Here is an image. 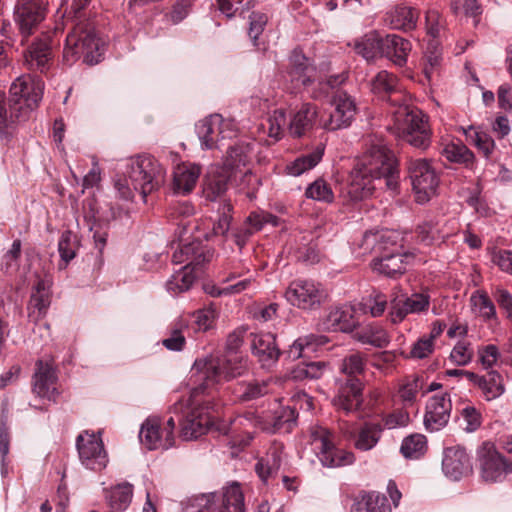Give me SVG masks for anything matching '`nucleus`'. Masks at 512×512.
I'll use <instances>...</instances> for the list:
<instances>
[{
  "instance_id": "nucleus-54",
  "label": "nucleus",
  "mask_w": 512,
  "mask_h": 512,
  "mask_svg": "<svg viewBox=\"0 0 512 512\" xmlns=\"http://www.w3.org/2000/svg\"><path fill=\"white\" fill-rule=\"evenodd\" d=\"M187 328L185 320H177L170 328L168 336L162 340L163 346L171 351H181L186 343L184 330Z\"/></svg>"
},
{
  "instance_id": "nucleus-57",
  "label": "nucleus",
  "mask_w": 512,
  "mask_h": 512,
  "mask_svg": "<svg viewBox=\"0 0 512 512\" xmlns=\"http://www.w3.org/2000/svg\"><path fill=\"white\" fill-rule=\"evenodd\" d=\"M286 124V115L283 109H276L268 117L263 128L267 129L268 136L274 141L281 139L283 135V127Z\"/></svg>"
},
{
  "instance_id": "nucleus-48",
  "label": "nucleus",
  "mask_w": 512,
  "mask_h": 512,
  "mask_svg": "<svg viewBox=\"0 0 512 512\" xmlns=\"http://www.w3.org/2000/svg\"><path fill=\"white\" fill-rule=\"evenodd\" d=\"M9 408L6 402L1 405L0 416V456H1V474L5 476L8 473L6 457L10 448V435L8 429Z\"/></svg>"
},
{
  "instance_id": "nucleus-58",
  "label": "nucleus",
  "mask_w": 512,
  "mask_h": 512,
  "mask_svg": "<svg viewBox=\"0 0 512 512\" xmlns=\"http://www.w3.org/2000/svg\"><path fill=\"white\" fill-rule=\"evenodd\" d=\"M269 391L268 382L262 381H253L248 383H243L239 385L238 393L239 399L242 401H251L255 400L259 397L264 396Z\"/></svg>"
},
{
  "instance_id": "nucleus-9",
  "label": "nucleus",
  "mask_w": 512,
  "mask_h": 512,
  "mask_svg": "<svg viewBox=\"0 0 512 512\" xmlns=\"http://www.w3.org/2000/svg\"><path fill=\"white\" fill-rule=\"evenodd\" d=\"M214 385H207L205 381L192 390L191 403L183 418L180 420V436L184 440L197 439L205 434L211 424L208 404H204L199 397Z\"/></svg>"
},
{
  "instance_id": "nucleus-14",
  "label": "nucleus",
  "mask_w": 512,
  "mask_h": 512,
  "mask_svg": "<svg viewBox=\"0 0 512 512\" xmlns=\"http://www.w3.org/2000/svg\"><path fill=\"white\" fill-rule=\"evenodd\" d=\"M477 459L481 476L486 482L502 481L507 474H512V461L505 459L491 442H483L478 447Z\"/></svg>"
},
{
  "instance_id": "nucleus-34",
  "label": "nucleus",
  "mask_w": 512,
  "mask_h": 512,
  "mask_svg": "<svg viewBox=\"0 0 512 512\" xmlns=\"http://www.w3.org/2000/svg\"><path fill=\"white\" fill-rule=\"evenodd\" d=\"M50 286L51 282L47 279L39 278L37 280L29 301V307L33 308L29 317L38 320L46 314L50 305Z\"/></svg>"
},
{
  "instance_id": "nucleus-22",
  "label": "nucleus",
  "mask_w": 512,
  "mask_h": 512,
  "mask_svg": "<svg viewBox=\"0 0 512 512\" xmlns=\"http://www.w3.org/2000/svg\"><path fill=\"white\" fill-rule=\"evenodd\" d=\"M57 379L52 361L38 360L33 375V392L41 398L55 402L59 395Z\"/></svg>"
},
{
  "instance_id": "nucleus-20",
  "label": "nucleus",
  "mask_w": 512,
  "mask_h": 512,
  "mask_svg": "<svg viewBox=\"0 0 512 512\" xmlns=\"http://www.w3.org/2000/svg\"><path fill=\"white\" fill-rule=\"evenodd\" d=\"M332 104L334 110L323 121V127L331 131L349 127L356 115L354 99L346 92L339 91L334 95Z\"/></svg>"
},
{
  "instance_id": "nucleus-6",
  "label": "nucleus",
  "mask_w": 512,
  "mask_h": 512,
  "mask_svg": "<svg viewBox=\"0 0 512 512\" xmlns=\"http://www.w3.org/2000/svg\"><path fill=\"white\" fill-rule=\"evenodd\" d=\"M46 14V0H18L14 8L16 31L10 23L5 22L0 29L6 44L17 50L24 48L46 18Z\"/></svg>"
},
{
  "instance_id": "nucleus-24",
  "label": "nucleus",
  "mask_w": 512,
  "mask_h": 512,
  "mask_svg": "<svg viewBox=\"0 0 512 512\" xmlns=\"http://www.w3.org/2000/svg\"><path fill=\"white\" fill-rule=\"evenodd\" d=\"M445 475L452 480H459L472 471V464L465 448L454 446L446 448L442 460Z\"/></svg>"
},
{
  "instance_id": "nucleus-51",
  "label": "nucleus",
  "mask_w": 512,
  "mask_h": 512,
  "mask_svg": "<svg viewBox=\"0 0 512 512\" xmlns=\"http://www.w3.org/2000/svg\"><path fill=\"white\" fill-rule=\"evenodd\" d=\"M133 487L129 483L119 484L111 488L107 495L110 507L115 511L126 510L131 503Z\"/></svg>"
},
{
  "instance_id": "nucleus-23",
  "label": "nucleus",
  "mask_w": 512,
  "mask_h": 512,
  "mask_svg": "<svg viewBox=\"0 0 512 512\" xmlns=\"http://www.w3.org/2000/svg\"><path fill=\"white\" fill-rule=\"evenodd\" d=\"M452 404L447 393L432 396L427 405L424 416V425L430 432L444 428L450 419Z\"/></svg>"
},
{
  "instance_id": "nucleus-37",
  "label": "nucleus",
  "mask_w": 512,
  "mask_h": 512,
  "mask_svg": "<svg viewBox=\"0 0 512 512\" xmlns=\"http://www.w3.org/2000/svg\"><path fill=\"white\" fill-rule=\"evenodd\" d=\"M317 109L312 104H304L293 116L289 124V132L294 137H301L310 130L316 120Z\"/></svg>"
},
{
  "instance_id": "nucleus-33",
  "label": "nucleus",
  "mask_w": 512,
  "mask_h": 512,
  "mask_svg": "<svg viewBox=\"0 0 512 512\" xmlns=\"http://www.w3.org/2000/svg\"><path fill=\"white\" fill-rule=\"evenodd\" d=\"M328 338L324 335L309 334L296 339L287 351L288 358L297 360L301 357H310L317 352L320 347L328 343Z\"/></svg>"
},
{
  "instance_id": "nucleus-53",
  "label": "nucleus",
  "mask_w": 512,
  "mask_h": 512,
  "mask_svg": "<svg viewBox=\"0 0 512 512\" xmlns=\"http://www.w3.org/2000/svg\"><path fill=\"white\" fill-rule=\"evenodd\" d=\"M442 63V52L436 43H430L423 58V73L428 81L438 74Z\"/></svg>"
},
{
  "instance_id": "nucleus-35",
  "label": "nucleus",
  "mask_w": 512,
  "mask_h": 512,
  "mask_svg": "<svg viewBox=\"0 0 512 512\" xmlns=\"http://www.w3.org/2000/svg\"><path fill=\"white\" fill-rule=\"evenodd\" d=\"M486 401H493L501 397L505 391L504 378L497 370L491 369L480 375L476 386Z\"/></svg>"
},
{
  "instance_id": "nucleus-59",
  "label": "nucleus",
  "mask_w": 512,
  "mask_h": 512,
  "mask_svg": "<svg viewBox=\"0 0 512 512\" xmlns=\"http://www.w3.org/2000/svg\"><path fill=\"white\" fill-rule=\"evenodd\" d=\"M305 195L307 198L326 203H331L334 199L331 187L323 179H317L311 183L307 187Z\"/></svg>"
},
{
  "instance_id": "nucleus-12",
  "label": "nucleus",
  "mask_w": 512,
  "mask_h": 512,
  "mask_svg": "<svg viewBox=\"0 0 512 512\" xmlns=\"http://www.w3.org/2000/svg\"><path fill=\"white\" fill-rule=\"evenodd\" d=\"M407 169L416 202L419 204L427 203L436 195L439 185V176L435 168L430 161L418 158L410 159L407 163Z\"/></svg>"
},
{
  "instance_id": "nucleus-30",
  "label": "nucleus",
  "mask_w": 512,
  "mask_h": 512,
  "mask_svg": "<svg viewBox=\"0 0 512 512\" xmlns=\"http://www.w3.org/2000/svg\"><path fill=\"white\" fill-rule=\"evenodd\" d=\"M231 177L232 171L226 166L211 167L204 184V193L206 198L214 201L217 197L223 195L227 190Z\"/></svg>"
},
{
  "instance_id": "nucleus-38",
  "label": "nucleus",
  "mask_w": 512,
  "mask_h": 512,
  "mask_svg": "<svg viewBox=\"0 0 512 512\" xmlns=\"http://www.w3.org/2000/svg\"><path fill=\"white\" fill-rule=\"evenodd\" d=\"M381 423L365 422L354 436V447L360 451L373 449L381 439Z\"/></svg>"
},
{
  "instance_id": "nucleus-41",
  "label": "nucleus",
  "mask_w": 512,
  "mask_h": 512,
  "mask_svg": "<svg viewBox=\"0 0 512 512\" xmlns=\"http://www.w3.org/2000/svg\"><path fill=\"white\" fill-rule=\"evenodd\" d=\"M252 144L243 140H237L229 145L225 157L224 166L233 171L240 166H246L250 160Z\"/></svg>"
},
{
  "instance_id": "nucleus-47",
  "label": "nucleus",
  "mask_w": 512,
  "mask_h": 512,
  "mask_svg": "<svg viewBox=\"0 0 512 512\" xmlns=\"http://www.w3.org/2000/svg\"><path fill=\"white\" fill-rule=\"evenodd\" d=\"M18 109L8 100L5 94L0 92V135L7 136L9 130L16 122L27 120L25 117H18Z\"/></svg>"
},
{
  "instance_id": "nucleus-7",
  "label": "nucleus",
  "mask_w": 512,
  "mask_h": 512,
  "mask_svg": "<svg viewBox=\"0 0 512 512\" xmlns=\"http://www.w3.org/2000/svg\"><path fill=\"white\" fill-rule=\"evenodd\" d=\"M398 238V234L394 232L364 235V242L367 245L375 243L374 248L379 253L371 263L373 271L390 278H396L406 271V266L414 256L402 251V246L397 242Z\"/></svg>"
},
{
  "instance_id": "nucleus-27",
  "label": "nucleus",
  "mask_w": 512,
  "mask_h": 512,
  "mask_svg": "<svg viewBox=\"0 0 512 512\" xmlns=\"http://www.w3.org/2000/svg\"><path fill=\"white\" fill-rule=\"evenodd\" d=\"M141 443L149 450H167L173 446V442L166 437L158 418H148L141 426L139 432Z\"/></svg>"
},
{
  "instance_id": "nucleus-2",
  "label": "nucleus",
  "mask_w": 512,
  "mask_h": 512,
  "mask_svg": "<svg viewBox=\"0 0 512 512\" xmlns=\"http://www.w3.org/2000/svg\"><path fill=\"white\" fill-rule=\"evenodd\" d=\"M399 169L394 153L382 141L371 144L351 171L341 196L348 202L363 200L376 189L375 182L388 189L398 187Z\"/></svg>"
},
{
  "instance_id": "nucleus-21",
  "label": "nucleus",
  "mask_w": 512,
  "mask_h": 512,
  "mask_svg": "<svg viewBox=\"0 0 512 512\" xmlns=\"http://www.w3.org/2000/svg\"><path fill=\"white\" fill-rule=\"evenodd\" d=\"M53 40L50 33H41L24 51V58L30 69L45 73L53 59Z\"/></svg>"
},
{
  "instance_id": "nucleus-55",
  "label": "nucleus",
  "mask_w": 512,
  "mask_h": 512,
  "mask_svg": "<svg viewBox=\"0 0 512 512\" xmlns=\"http://www.w3.org/2000/svg\"><path fill=\"white\" fill-rule=\"evenodd\" d=\"M443 155L451 162L468 166L474 160V154L463 143H449L443 149Z\"/></svg>"
},
{
  "instance_id": "nucleus-42",
  "label": "nucleus",
  "mask_w": 512,
  "mask_h": 512,
  "mask_svg": "<svg viewBox=\"0 0 512 512\" xmlns=\"http://www.w3.org/2000/svg\"><path fill=\"white\" fill-rule=\"evenodd\" d=\"M324 146L319 144L311 152L296 158L286 166V171L291 176H300L304 172L314 168L322 159Z\"/></svg>"
},
{
  "instance_id": "nucleus-5",
  "label": "nucleus",
  "mask_w": 512,
  "mask_h": 512,
  "mask_svg": "<svg viewBox=\"0 0 512 512\" xmlns=\"http://www.w3.org/2000/svg\"><path fill=\"white\" fill-rule=\"evenodd\" d=\"M244 330L230 333L226 341V353L222 356H209L195 361L192 370L198 381L207 385H216L241 375L246 368V361L236 353L243 342Z\"/></svg>"
},
{
  "instance_id": "nucleus-56",
  "label": "nucleus",
  "mask_w": 512,
  "mask_h": 512,
  "mask_svg": "<svg viewBox=\"0 0 512 512\" xmlns=\"http://www.w3.org/2000/svg\"><path fill=\"white\" fill-rule=\"evenodd\" d=\"M387 296L381 291L373 290L363 298V308L373 317L382 316L387 308Z\"/></svg>"
},
{
  "instance_id": "nucleus-45",
  "label": "nucleus",
  "mask_w": 512,
  "mask_h": 512,
  "mask_svg": "<svg viewBox=\"0 0 512 512\" xmlns=\"http://www.w3.org/2000/svg\"><path fill=\"white\" fill-rule=\"evenodd\" d=\"M473 312L484 321L497 319L496 307L486 292L477 290L470 296Z\"/></svg>"
},
{
  "instance_id": "nucleus-17",
  "label": "nucleus",
  "mask_w": 512,
  "mask_h": 512,
  "mask_svg": "<svg viewBox=\"0 0 512 512\" xmlns=\"http://www.w3.org/2000/svg\"><path fill=\"white\" fill-rule=\"evenodd\" d=\"M430 296L427 293H413L410 296L394 293L390 299L389 318L393 324L401 323L409 314L428 310Z\"/></svg>"
},
{
  "instance_id": "nucleus-10",
  "label": "nucleus",
  "mask_w": 512,
  "mask_h": 512,
  "mask_svg": "<svg viewBox=\"0 0 512 512\" xmlns=\"http://www.w3.org/2000/svg\"><path fill=\"white\" fill-rule=\"evenodd\" d=\"M310 437L314 449L317 450V457L324 467L337 468L354 463V454L336 447L334 435L326 427H311Z\"/></svg>"
},
{
  "instance_id": "nucleus-60",
  "label": "nucleus",
  "mask_w": 512,
  "mask_h": 512,
  "mask_svg": "<svg viewBox=\"0 0 512 512\" xmlns=\"http://www.w3.org/2000/svg\"><path fill=\"white\" fill-rule=\"evenodd\" d=\"M474 356V351L469 342L459 341L450 352V360L458 366L468 365Z\"/></svg>"
},
{
  "instance_id": "nucleus-11",
  "label": "nucleus",
  "mask_w": 512,
  "mask_h": 512,
  "mask_svg": "<svg viewBox=\"0 0 512 512\" xmlns=\"http://www.w3.org/2000/svg\"><path fill=\"white\" fill-rule=\"evenodd\" d=\"M44 82L41 78L30 75L18 77L10 87L9 101L18 109V117L29 118L43 96Z\"/></svg>"
},
{
  "instance_id": "nucleus-40",
  "label": "nucleus",
  "mask_w": 512,
  "mask_h": 512,
  "mask_svg": "<svg viewBox=\"0 0 512 512\" xmlns=\"http://www.w3.org/2000/svg\"><path fill=\"white\" fill-rule=\"evenodd\" d=\"M351 512H390V506L385 495L371 491L354 502Z\"/></svg>"
},
{
  "instance_id": "nucleus-8",
  "label": "nucleus",
  "mask_w": 512,
  "mask_h": 512,
  "mask_svg": "<svg viewBox=\"0 0 512 512\" xmlns=\"http://www.w3.org/2000/svg\"><path fill=\"white\" fill-rule=\"evenodd\" d=\"M210 256L209 251L199 242L181 246L173 253V261L177 264H186L167 281V290L174 294L189 290L197 278V271L206 261H209Z\"/></svg>"
},
{
  "instance_id": "nucleus-25",
  "label": "nucleus",
  "mask_w": 512,
  "mask_h": 512,
  "mask_svg": "<svg viewBox=\"0 0 512 512\" xmlns=\"http://www.w3.org/2000/svg\"><path fill=\"white\" fill-rule=\"evenodd\" d=\"M288 75L296 86L308 87L314 81L315 68L299 49H294L289 57Z\"/></svg>"
},
{
  "instance_id": "nucleus-50",
  "label": "nucleus",
  "mask_w": 512,
  "mask_h": 512,
  "mask_svg": "<svg viewBox=\"0 0 512 512\" xmlns=\"http://www.w3.org/2000/svg\"><path fill=\"white\" fill-rule=\"evenodd\" d=\"M427 450V440L422 434H411L401 443L400 452L406 459H419Z\"/></svg>"
},
{
  "instance_id": "nucleus-3",
  "label": "nucleus",
  "mask_w": 512,
  "mask_h": 512,
  "mask_svg": "<svg viewBox=\"0 0 512 512\" xmlns=\"http://www.w3.org/2000/svg\"><path fill=\"white\" fill-rule=\"evenodd\" d=\"M91 0H73L70 14L76 20L72 31L67 35L63 57L67 64L71 65L79 58H83L86 64L94 65L100 62L104 47L97 36L91 22L83 19L84 9Z\"/></svg>"
},
{
  "instance_id": "nucleus-39",
  "label": "nucleus",
  "mask_w": 512,
  "mask_h": 512,
  "mask_svg": "<svg viewBox=\"0 0 512 512\" xmlns=\"http://www.w3.org/2000/svg\"><path fill=\"white\" fill-rule=\"evenodd\" d=\"M256 427L261 429L267 428L262 418L257 415L255 411H247L242 415H237L229 419V428L226 433L233 435L245 433L249 439H251L253 431H251L250 428Z\"/></svg>"
},
{
  "instance_id": "nucleus-16",
  "label": "nucleus",
  "mask_w": 512,
  "mask_h": 512,
  "mask_svg": "<svg viewBox=\"0 0 512 512\" xmlns=\"http://www.w3.org/2000/svg\"><path fill=\"white\" fill-rule=\"evenodd\" d=\"M325 296L320 285L311 280H295L290 283L285 292L286 300L302 310L319 308Z\"/></svg>"
},
{
  "instance_id": "nucleus-1",
  "label": "nucleus",
  "mask_w": 512,
  "mask_h": 512,
  "mask_svg": "<svg viewBox=\"0 0 512 512\" xmlns=\"http://www.w3.org/2000/svg\"><path fill=\"white\" fill-rule=\"evenodd\" d=\"M371 89L391 105L390 129L394 135L415 148L426 149L430 145V132L425 115L408 104L399 79L388 71H380L372 79Z\"/></svg>"
},
{
  "instance_id": "nucleus-28",
  "label": "nucleus",
  "mask_w": 512,
  "mask_h": 512,
  "mask_svg": "<svg viewBox=\"0 0 512 512\" xmlns=\"http://www.w3.org/2000/svg\"><path fill=\"white\" fill-rule=\"evenodd\" d=\"M411 49L410 41L399 35L389 34L382 38V55L397 66L402 67L406 64Z\"/></svg>"
},
{
  "instance_id": "nucleus-13",
  "label": "nucleus",
  "mask_w": 512,
  "mask_h": 512,
  "mask_svg": "<svg viewBox=\"0 0 512 512\" xmlns=\"http://www.w3.org/2000/svg\"><path fill=\"white\" fill-rule=\"evenodd\" d=\"M197 135L203 149H214L224 146L223 141L232 140L237 136V129L231 120L219 114L210 115L196 125Z\"/></svg>"
},
{
  "instance_id": "nucleus-63",
  "label": "nucleus",
  "mask_w": 512,
  "mask_h": 512,
  "mask_svg": "<svg viewBox=\"0 0 512 512\" xmlns=\"http://www.w3.org/2000/svg\"><path fill=\"white\" fill-rule=\"evenodd\" d=\"M278 225V218L264 211H252L246 218L245 224L255 233L260 231L265 224Z\"/></svg>"
},
{
  "instance_id": "nucleus-4",
  "label": "nucleus",
  "mask_w": 512,
  "mask_h": 512,
  "mask_svg": "<svg viewBox=\"0 0 512 512\" xmlns=\"http://www.w3.org/2000/svg\"><path fill=\"white\" fill-rule=\"evenodd\" d=\"M165 169L150 155H139L128 159L123 176L115 180V188L123 200H131L138 191L146 201L148 194L159 189L165 181Z\"/></svg>"
},
{
  "instance_id": "nucleus-18",
  "label": "nucleus",
  "mask_w": 512,
  "mask_h": 512,
  "mask_svg": "<svg viewBox=\"0 0 512 512\" xmlns=\"http://www.w3.org/2000/svg\"><path fill=\"white\" fill-rule=\"evenodd\" d=\"M201 501H205L208 512H245L244 494L238 483L224 487L221 495L210 493Z\"/></svg>"
},
{
  "instance_id": "nucleus-62",
  "label": "nucleus",
  "mask_w": 512,
  "mask_h": 512,
  "mask_svg": "<svg viewBox=\"0 0 512 512\" xmlns=\"http://www.w3.org/2000/svg\"><path fill=\"white\" fill-rule=\"evenodd\" d=\"M410 422V416L404 409H395L382 416L383 429H396L406 427Z\"/></svg>"
},
{
  "instance_id": "nucleus-43",
  "label": "nucleus",
  "mask_w": 512,
  "mask_h": 512,
  "mask_svg": "<svg viewBox=\"0 0 512 512\" xmlns=\"http://www.w3.org/2000/svg\"><path fill=\"white\" fill-rule=\"evenodd\" d=\"M355 339L377 348L386 347L390 342L387 331L379 325H367L355 333Z\"/></svg>"
},
{
  "instance_id": "nucleus-15",
  "label": "nucleus",
  "mask_w": 512,
  "mask_h": 512,
  "mask_svg": "<svg viewBox=\"0 0 512 512\" xmlns=\"http://www.w3.org/2000/svg\"><path fill=\"white\" fill-rule=\"evenodd\" d=\"M76 448L83 466L92 471H101L108 464L100 434L83 431L76 438Z\"/></svg>"
},
{
  "instance_id": "nucleus-29",
  "label": "nucleus",
  "mask_w": 512,
  "mask_h": 512,
  "mask_svg": "<svg viewBox=\"0 0 512 512\" xmlns=\"http://www.w3.org/2000/svg\"><path fill=\"white\" fill-rule=\"evenodd\" d=\"M357 324L353 308L343 306L331 310L321 326L324 330L352 332Z\"/></svg>"
},
{
  "instance_id": "nucleus-32",
  "label": "nucleus",
  "mask_w": 512,
  "mask_h": 512,
  "mask_svg": "<svg viewBox=\"0 0 512 512\" xmlns=\"http://www.w3.org/2000/svg\"><path fill=\"white\" fill-rule=\"evenodd\" d=\"M200 173V167L196 164L183 163L178 165L173 175V188L175 193H190L194 189Z\"/></svg>"
},
{
  "instance_id": "nucleus-19",
  "label": "nucleus",
  "mask_w": 512,
  "mask_h": 512,
  "mask_svg": "<svg viewBox=\"0 0 512 512\" xmlns=\"http://www.w3.org/2000/svg\"><path fill=\"white\" fill-rule=\"evenodd\" d=\"M363 382L358 377L347 378L341 383L333 405L345 415L357 414L363 406Z\"/></svg>"
},
{
  "instance_id": "nucleus-49",
  "label": "nucleus",
  "mask_w": 512,
  "mask_h": 512,
  "mask_svg": "<svg viewBox=\"0 0 512 512\" xmlns=\"http://www.w3.org/2000/svg\"><path fill=\"white\" fill-rule=\"evenodd\" d=\"M78 242L76 236L69 230L64 231L58 242V252L60 255V262L58 269L64 270L67 268L68 263L75 258Z\"/></svg>"
},
{
  "instance_id": "nucleus-44",
  "label": "nucleus",
  "mask_w": 512,
  "mask_h": 512,
  "mask_svg": "<svg viewBox=\"0 0 512 512\" xmlns=\"http://www.w3.org/2000/svg\"><path fill=\"white\" fill-rule=\"evenodd\" d=\"M462 130L466 139L475 145L486 158L492 154L495 142L487 132L473 125L462 128Z\"/></svg>"
},
{
  "instance_id": "nucleus-31",
  "label": "nucleus",
  "mask_w": 512,
  "mask_h": 512,
  "mask_svg": "<svg viewBox=\"0 0 512 512\" xmlns=\"http://www.w3.org/2000/svg\"><path fill=\"white\" fill-rule=\"evenodd\" d=\"M283 449L281 443L273 442L265 456L257 462L255 470L263 482H267L270 477L279 471L283 460Z\"/></svg>"
},
{
  "instance_id": "nucleus-26",
  "label": "nucleus",
  "mask_w": 512,
  "mask_h": 512,
  "mask_svg": "<svg viewBox=\"0 0 512 512\" xmlns=\"http://www.w3.org/2000/svg\"><path fill=\"white\" fill-rule=\"evenodd\" d=\"M252 352L263 367L273 366L280 355V351L272 333L254 334L251 342Z\"/></svg>"
},
{
  "instance_id": "nucleus-64",
  "label": "nucleus",
  "mask_w": 512,
  "mask_h": 512,
  "mask_svg": "<svg viewBox=\"0 0 512 512\" xmlns=\"http://www.w3.org/2000/svg\"><path fill=\"white\" fill-rule=\"evenodd\" d=\"M477 354L479 363L487 371L493 369L500 358L499 349L494 344L479 347Z\"/></svg>"
},
{
  "instance_id": "nucleus-36",
  "label": "nucleus",
  "mask_w": 512,
  "mask_h": 512,
  "mask_svg": "<svg viewBox=\"0 0 512 512\" xmlns=\"http://www.w3.org/2000/svg\"><path fill=\"white\" fill-rule=\"evenodd\" d=\"M418 17L419 13L415 8L399 5L386 14L385 21L393 29L409 31L416 27Z\"/></svg>"
},
{
  "instance_id": "nucleus-52",
  "label": "nucleus",
  "mask_w": 512,
  "mask_h": 512,
  "mask_svg": "<svg viewBox=\"0 0 512 512\" xmlns=\"http://www.w3.org/2000/svg\"><path fill=\"white\" fill-rule=\"evenodd\" d=\"M327 367V364L323 361L303 362L292 369L291 375L295 380H316L324 375Z\"/></svg>"
},
{
  "instance_id": "nucleus-61",
  "label": "nucleus",
  "mask_w": 512,
  "mask_h": 512,
  "mask_svg": "<svg viewBox=\"0 0 512 512\" xmlns=\"http://www.w3.org/2000/svg\"><path fill=\"white\" fill-rule=\"evenodd\" d=\"M364 366V357L359 353H352L342 360L340 370L342 373L346 374L348 378H352L361 374L364 371Z\"/></svg>"
},
{
  "instance_id": "nucleus-46",
  "label": "nucleus",
  "mask_w": 512,
  "mask_h": 512,
  "mask_svg": "<svg viewBox=\"0 0 512 512\" xmlns=\"http://www.w3.org/2000/svg\"><path fill=\"white\" fill-rule=\"evenodd\" d=\"M354 49L367 61L374 60L379 54L382 55V37L370 33L355 41Z\"/></svg>"
}]
</instances>
